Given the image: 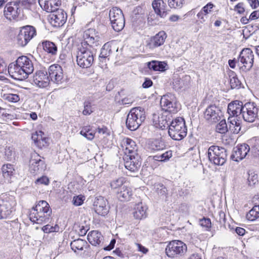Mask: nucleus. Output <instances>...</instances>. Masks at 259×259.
Instances as JSON below:
<instances>
[{
    "label": "nucleus",
    "instance_id": "obj_10",
    "mask_svg": "<svg viewBox=\"0 0 259 259\" xmlns=\"http://www.w3.org/2000/svg\"><path fill=\"white\" fill-rule=\"evenodd\" d=\"M160 105L163 110L170 113H177L179 109L175 98L171 94H167L162 97L160 100Z\"/></svg>",
    "mask_w": 259,
    "mask_h": 259
},
{
    "label": "nucleus",
    "instance_id": "obj_49",
    "mask_svg": "<svg viewBox=\"0 0 259 259\" xmlns=\"http://www.w3.org/2000/svg\"><path fill=\"white\" fill-rule=\"evenodd\" d=\"M157 193L161 196H166L167 194V188L161 183H158L155 185Z\"/></svg>",
    "mask_w": 259,
    "mask_h": 259
},
{
    "label": "nucleus",
    "instance_id": "obj_41",
    "mask_svg": "<svg viewBox=\"0 0 259 259\" xmlns=\"http://www.w3.org/2000/svg\"><path fill=\"white\" fill-rule=\"evenodd\" d=\"M230 83L232 89H239L241 84L240 81L237 77L234 72L231 71L229 73Z\"/></svg>",
    "mask_w": 259,
    "mask_h": 259
},
{
    "label": "nucleus",
    "instance_id": "obj_14",
    "mask_svg": "<svg viewBox=\"0 0 259 259\" xmlns=\"http://www.w3.org/2000/svg\"><path fill=\"white\" fill-rule=\"evenodd\" d=\"M12 197L0 199V220L7 218L12 212L13 206L16 204Z\"/></svg>",
    "mask_w": 259,
    "mask_h": 259
},
{
    "label": "nucleus",
    "instance_id": "obj_21",
    "mask_svg": "<svg viewBox=\"0 0 259 259\" xmlns=\"http://www.w3.org/2000/svg\"><path fill=\"white\" fill-rule=\"evenodd\" d=\"M121 146L124 150L125 156L138 154V146L135 142L128 138H125L122 140Z\"/></svg>",
    "mask_w": 259,
    "mask_h": 259
},
{
    "label": "nucleus",
    "instance_id": "obj_52",
    "mask_svg": "<svg viewBox=\"0 0 259 259\" xmlns=\"http://www.w3.org/2000/svg\"><path fill=\"white\" fill-rule=\"evenodd\" d=\"M38 134V143L37 147H41V146H44L45 144L46 143V139L45 138L42 137V135L44 134L43 132L41 131L37 132Z\"/></svg>",
    "mask_w": 259,
    "mask_h": 259
},
{
    "label": "nucleus",
    "instance_id": "obj_48",
    "mask_svg": "<svg viewBox=\"0 0 259 259\" xmlns=\"http://www.w3.org/2000/svg\"><path fill=\"white\" fill-rule=\"evenodd\" d=\"M18 1L20 7L22 9L23 8L28 10L31 9V5L34 2V0H18Z\"/></svg>",
    "mask_w": 259,
    "mask_h": 259
},
{
    "label": "nucleus",
    "instance_id": "obj_23",
    "mask_svg": "<svg viewBox=\"0 0 259 259\" xmlns=\"http://www.w3.org/2000/svg\"><path fill=\"white\" fill-rule=\"evenodd\" d=\"M166 37V33L164 31H161L150 38L147 46L149 49H154L162 45Z\"/></svg>",
    "mask_w": 259,
    "mask_h": 259
},
{
    "label": "nucleus",
    "instance_id": "obj_50",
    "mask_svg": "<svg viewBox=\"0 0 259 259\" xmlns=\"http://www.w3.org/2000/svg\"><path fill=\"white\" fill-rule=\"evenodd\" d=\"M93 112L91 103L89 101H85L84 102V109L82 111V114L84 115H89Z\"/></svg>",
    "mask_w": 259,
    "mask_h": 259
},
{
    "label": "nucleus",
    "instance_id": "obj_25",
    "mask_svg": "<svg viewBox=\"0 0 259 259\" xmlns=\"http://www.w3.org/2000/svg\"><path fill=\"white\" fill-rule=\"evenodd\" d=\"M243 110L244 105L242 102L239 100L232 101L228 106V113L232 116L242 114Z\"/></svg>",
    "mask_w": 259,
    "mask_h": 259
},
{
    "label": "nucleus",
    "instance_id": "obj_13",
    "mask_svg": "<svg viewBox=\"0 0 259 259\" xmlns=\"http://www.w3.org/2000/svg\"><path fill=\"white\" fill-rule=\"evenodd\" d=\"M254 61V55L253 52L250 48L243 49L240 52L238 58L240 62L244 68L249 70L252 67Z\"/></svg>",
    "mask_w": 259,
    "mask_h": 259
},
{
    "label": "nucleus",
    "instance_id": "obj_19",
    "mask_svg": "<svg viewBox=\"0 0 259 259\" xmlns=\"http://www.w3.org/2000/svg\"><path fill=\"white\" fill-rule=\"evenodd\" d=\"M33 81L39 88H46L49 85L50 79L46 71L39 70L33 75Z\"/></svg>",
    "mask_w": 259,
    "mask_h": 259
},
{
    "label": "nucleus",
    "instance_id": "obj_5",
    "mask_svg": "<svg viewBox=\"0 0 259 259\" xmlns=\"http://www.w3.org/2000/svg\"><path fill=\"white\" fill-rule=\"evenodd\" d=\"M187 251V246L180 240H174L170 241L165 248V253L168 257L177 258L185 255Z\"/></svg>",
    "mask_w": 259,
    "mask_h": 259
},
{
    "label": "nucleus",
    "instance_id": "obj_4",
    "mask_svg": "<svg viewBox=\"0 0 259 259\" xmlns=\"http://www.w3.org/2000/svg\"><path fill=\"white\" fill-rule=\"evenodd\" d=\"M76 56L77 65L82 68L90 67L94 62V50L82 46L79 47Z\"/></svg>",
    "mask_w": 259,
    "mask_h": 259
},
{
    "label": "nucleus",
    "instance_id": "obj_58",
    "mask_svg": "<svg viewBox=\"0 0 259 259\" xmlns=\"http://www.w3.org/2000/svg\"><path fill=\"white\" fill-rule=\"evenodd\" d=\"M200 224L201 226L209 229L211 227V221L208 218H203L200 221Z\"/></svg>",
    "mask_w": 259,
    "mask_h": 259
},
{
    "label": "nucleus",
    "instance_id": "obj_22",
    "mask_svg": "<svg viewBox=\"0 0 259 259\" xmlns=\"http://www.w3.org/2000/svg\"><path fill=\"white\" fill-rule=\"evenodd\" d=\"M94 206L95 212L99 215L105 216L109 212L108 201L103 197L100 196L96 199Z\"/></svg>",
    "mask_w": 259,
    "mask_h": 259
},
{
    "label": "nucleus",
    "instance_id": "obj_43",
    "mask_svg": "<svg viewBox=\"0 0 259 259\" xmlns=\"http://www.w3.org/2000/svg\"><path fill=\"white\" fill-rule=\"evenodd\" d=\"M112 53L111 46L109 42L105 43L101 49L100 57L101 58H106Z\"/></svg>",
    "mask_w": 259,
    "mask_h": 259
},
{
    "label": "nucleus",
    "instance_id": "obj_60",
    "mask_svg": "<svg viewBox=\"0 0 259 259\" xmlns=\"http://www.w3.org/2000/svg\"><path fill=\"white\" fill-rule=\"evenodd\" d=\"M213 6H214L212 3H209L202 8L201 11H202L203 13L207 15L211 11V9L213 8Z\"/></svg>",
    "mask_w": 259,
    "mask_h": 259
},
{
    "label": "nucleus",
    "instance_id": "obj_62",
    "mask_svg": "<svg viewBox=\"0 0 259 259\" xmlns=\"http://www.w3.org/2000/svg\"><path fill=\"white\" fill-rule=\"evenodd\" d=\"M152 84H153V82L150 79H149L148 78H146L145 79L144 82H143V83L142 84V87L143 88L147 89V88H149V87H151Z\"/></svg>",
    "mask_w": 259,
    "mask_h": 259
},
{
    "label": "nucleus",
    "instance_id": "obj_6",
    "mask_svg": "<svg viewBox=\"0 0 259 259\" xmlns=\"http://www.w3.org/2000/svg\"><path fill=\"white\" fill-rule=\"evenodd\" d=\"M227 155V150L222 147L212 145L208 149L209 160L215 165H223L226 161Z\"/></svg>",
    "mask_w": 259,
    "mask_h": 259
},
{
    "label": "nucleus",
    "instance_id": "obj_57",
    "mask_svg": "<svg viewBox=\"0 0 259 259\" xmlns=\"http://www.w3.org/2000/svg\"><path fill=\"white\" fill-rule=\"evenodd\" d=\"M83 197L81 195L74 196L72 200L73 204L75 206H79L83 203Z\"/></svg>",
    "mask_w": 259,
    "mask_h": 259
},
{
    "label": "nucleus",
    "instance_id": "obj_8",
    "mask_svg": "<svg viewBox=\"0 0 259 259\" xmlns=\"http://www.w3.org/2000/svg\"><path fill=\"white\" fill-rule=\"evenodd\" d=\"M110 21L113 29L116 31H121L124 26V18L122 11L117 7L112 8L109 11Z\"/></svg>",
    "mask_w": 259,
    "mask_h": 259
},
{
    "label": "nucleus",
    "instance_id": "obj_59",
    "mask_svg": "<svg viewBox=\"0 0 259 259\" xmlns=\"http://www.w3.org/2000/svg\"><path fill=\"white\" fill-rule=\"evenodd\" d=\"M97 33H98L96 32L95 29L90 28L84 31L83 34V37H88L90 36H94L96 35H98Z\"/></svg>",
    "mask_w": 259,
    "mask_h": 259
},
{
    "label": "nucleus",
    "instance_id": "obj_17",
    "mask_svg": "<svg viewBox=\"0 0 259 259\" xmlns=\"http://www.w3.org/2000/svg\"><path fill=\"white\" fill-rule=\"evenodd\" d=\"M50 23L55 27L62 26L67 20V14L62 9H56L54 11L50 12Z\"/></svg>",
    "mask_w": 259,
    "mask_h": 259
},
{
    "label": "nucleus",
    "instance_id": "obj_24",
    "mask_svg": "<svg viewBox=\"0 0 259 259\" xmlns=\"http://www.w3.org/2000/svg\"><path fill=\"white\" fill-rule=\"evenodd\" d=\"M52 213L44 212H30L29 219L33 223L42 224L49 221Z\"/></svg>",
    "mask_w": 259,
    "mask_h": 259
},
{
    "label": "nucleus",
    "instance_id": "obj_28",
    "mask_svg": "<svg viewBox=\"0 0 259 259\" xmlns=\"http://www.w3.org/2000/svg\"><path fill=\"white\" fill-rule=\"evenodd\" d=\"M147 206L142 202L137 204L133 212L134 217L138 220H141L147 217Z\"/></svg>",
    "mask_w": 259,
    "mask_h": 259
},
{
    "label": "nucleus",
    "instance_id": "obj_38",
    "mask_svg": "<svg viewBox=\"0 0 259 259\" xmlns=\"http://www.w3.org/2000/svg\"><path fill=\"white\" fill-rule=\"evenodd\" d=\"M229 129L234 134H238L241 130L240 123L232 117L228 118Z\"/></svg>",
    "mask_w": 259,
    "mask_h": 259
},
{
    "label": "nucleus",
    "instance_id": "obj_44",
    "mask_svg": "<svg viewBox=\"0 0 259 259\" xmlns=\"http://www.w3.org/2000/svg\"><path fill=\"white\" fill-rule=\"evenodd\" d=\"M248 175L247 181L249 186H253L258 183V176L253 171L249 170Z\"/></svg>",
    "mask_w": 259,
    "mask_h": 259
},
{
    "label": "nucleus",
    "instance_id": "obj_53",
    "mask_svg": "<svg viewBox=\"0 0 259 259\" xmlns=\"http://www.w3.org/2000/svg\"><path fill=\"white\" fill-rule=\"evenodd\" d=\"M13 118V115L3 112L1 114V117H0V123H2V122H7L8 120H12Z\"/></svg>",
    "mask_w": 259,
    "mask_h": 259
},
{
    "label": "nucleus",
    "instance_id": "obj_3",
    "mask_svg": "<svg viewBox=\"0 0 259 259\" xmlns=\"http://www.w3.org/2000/svg\"><path fill=\"white\" fill-rule=\"evenodd\" d=\"M145 118L143 108L141 107L133 108L127 115L126 126L131 131H135L138 128Z\"/></svg>",
    "mask_w": 259,
    "mask_h": 259
},
{
    "label": "nucleus",
    "instance_id": "obj_54",
    "mask_svg": "<svg viewBox=\"0 0 259 259\" xmlns=\"http://www.w3.org/2000/svg\"><path fill=\"white\" fill-rule=\"evenodd\" d=\"M36 184H44L45 185H48L50 183L49 178L46 176H42L36 180L35 182Z\"/></svg>",
    "mask_w": 259,
    "mask_h": 259
},
{
    "label": "nucleus",
    "instance_id": "obj_18",
    "mask_svg": "<svg viewBox=\"0 0 259 259\" xmlns=\"http://www.w3.org/2000/svg\"><path fill=\"white\" fill-rule=\"evenodd\" d=\"M250 148L247 144L243 143L233 148L231 159L235 161H239L244 158L250 151Z\"/></svg>",
    "mask_w": 259,
    "mask_h": 259
},
{
    "label": "nucleus",
    "instance_id": "obj_26",
    "mask_svg": "<svg viewBox=\"0 0 259 259\" xmlns=\"http://www.w3.org/2000/svg\"><path fill=\"white\" fill-rule=\"evenodd\" d=\"M152 5L157 15L163 18L167 16L168 10L166 9V5L163 0H154Z\"/></svg>",
    "mask_w": 259,
    "mask_h": 259
},
{
    "label": "nucleus",
    "instance_id": "obj_55",
    "mask_svg": "<svg viewBox=\"0 0 259 259\" xmlns=\"http://www.w3.org/2000/svg\"><path fill=\"white\" fill-rule=\"evenodd\" d=\"M161 157L160 161L161 162H165L169 159L170 158L172 157V152L171 151H167L164 153L160 155Z\"/></svg>",
    "mask_w": 259,
    "mask_h": 259
},
{
    "label": "nucleus",
    "instance_id": "obj_39",
    "mask_svg": "<svg viewBox=\"0 0 259 259\" xmlns=\"http://www.w3.org/2000/svg\"><path fill=\"white\" fill-rule=\"evenodd\" d=\"M87 244V242L82 239H78L72 241L70 243L71 249L76 252L77 250H82Z\"/></svg>",
    "mask_w": 259,
    "mask_h": 259
},
{
    "label": "nucleus",
    "instance_id": "obj_40",
    "mask_svg": "<svg viewBox=\"0 0 259 259\" xmlns=\"http://www.w3.org/2000/svg\"><path fill=\"white\" fill-rule=\"evenodd\" d=\"M246 218L250 221H254L259 218V205L254 206L246 214Z\"/></svg>",
    "mask_w": 259,
    "mask_h": 259
},
{
    "label": "nucleus",
    "instance_id": "obj_47",
    "mask_svg": "<svg viewBox=\"0 0 259 259\" xmlns=\"http://www.w3.org/2000/svg\"><path fill=\"white\" fill-rule=\"evenodd\" d=\"M168 4L171 8H181L183 5L184 0H168Z\"/></svg>",
    "mask_w": 259,
    "mask_h": 259
},
{
    "label": "nucleus",
    "instance_id": "obj_7",
    "mask_svg": "<svg viewBox=\"0 0 259 259\" xmlns=\"http://www.w3.org/2000/svg\"><path fill=\"white\" fill-rule=\"evenodd\" d=\"M36 35V30L34 27L31 25L24 26L20 28L19 32L15 38V41L19 46L24 47Z\"/></svg>",
    "mask_w": 259,
    "mask_h": 259
},
{
    "label": "nucleus",
    "instance_id": "obj_56",
    "mask_svg": "<svg viewBox=\"0 0 259 259\" xmlns=\"http://www.w3.org/2000/svg\"><path fill=\"white\" fill-rule=\"evenodd\" d=\"M6 99L11 102H17L20 100V98L17 94H9L6 95Z\"/></svg>",
    "mask_w": 259,
    "mask_h": 259
},
{
    "label": "nucleus",
    "instance_id": "obj_34",
    "mask_svg": "<svg viewBox=\"0 0 259 259\" xmlns=\"http://www.w3.org/2000/svg\"><path fill=\"white\" fill-rule=\"evenodd\" d=\"M149 148L153 151H159L165 147L164 142L161 139H152L148 142Z\"/></svg>",
    "mask_w": 259,
    "mask_h": 259
},
{
    "label": "nucleus",
    "instance_id": "obj_16",
    "mask_svg": "<svg viewBox=\"0 0 259 259\" xmlns=\"http://www.w3.org/2000/svg\"><path fill=\"white\" fill-rule=\"evenodd\" d=\"M46 168V165L45 161L40 159V157L34 153L31 155L29 161V169L31 173H39Z\"/></svg>",
    "mask_w": 259,
    "mask_h": 259
},
{
    "label": "nucleus",
    "instance_id": "obj_61",
    "mask_svg": "<svg viewBox=\"0 0 259 259\" xmlns=\"http://www.w3.org/2000/svg\"><path fill=\"white\" fill-rule=\"evenodd\" d=\"M234 10L239 14H242L245 11V9L243 7V3H240L236 5L235 7Z\"/></svg>",
    "mask_w": 259,
    "mask_h": 259
},
{
    "label": "nucleus",
    "instance_id": "obj_33",
    "mask_svg": "<svg viewBox=\"0 0 259 259\" xmlns=\"http://www.w3.org/2000/svg\"><path fill=\"white\" fill-rule=\"evenodd\" d=\"M41 46L43 50L51 56H55L57 54L58 48L55 43L45 40L42 41Z\"/></svg>",
    "mask_w": 259,
    "mask_h": 259
},
{
    "label": "nucleus",
    "instance_id": "obj_46",
    "mask_svg": "<svg viewBox=\"0 0 259 259\" xmlns=\"http://www.w3.org/2000/svg\"><path fill=\"white\" fill-rule=\"evenodd\" d=\"M228 126L226 120L223 119L216 126V131L218 133L224 134L228 131Z\"/></svg>",
    "mask_w": 259,
    "mask_h": 259
},
{
    "label": "nucleus",
    "instance_id": "obj_35",
    "mask_svg": "<svg viewBox=\"0 0 259 259\" xmlns=\"http://www.w3.org/2000/svg\"><path fill=\"white\" fill-rule=\"evenodd\" d=\"M84 41L82 42L80 46L86 47L94 50V47L97 46L99 37L98 35L94 36H90L88 37H83Z\"/></svg>",
    "mask_w": 259,
    "mask_h": 259
},
{
    "label": "nucleus",
    "instance_id": "obj_45",
    "mask_svg": "<svg viewBox=\"0 0 259 259\" xmlns=\"http://www.w3.org/2000/svg\"><path fill=\"white\" fill-rule=\"evenodd\" d=\"M59 229L60 227L57 224H56L54 226L48 224L43 226L41 228V230L45 233L58 232L59 231Z\"/></svg>",
    "mask_w": 259,
    "mask_h": 259
},
{
    "label": "nucleus",
    "instance_id": "obj_2",
    "mask_svg": "<svg viewBox=\"0 0 259 259\" xmlns=\"http://www.w3.org/2000/svg\"><path fill=\"white\" fill-rule=\"evenodd\" d=\"M168 128V135L174 140L180 141L187 135V128L184 119L179 117L171 121H166Z\"/></svg>",
    "mask_w": 259,
    "mask_h": 259
},
{
    "label": "nucleus",
    "instance_id": "obj_15",
    "mask_svg": "<svg viewBox=\"0 0 259 259\" xmlns=\"http://www.w3.org/2000/svg\"><path fill=\"white\" fill-rule=\"evenodd\" d=\"M49 78L54 83L61 84L65 78L62 67L58 64H54L50 66L48 69Z\"/></svg>",
    "mask_w": 259,
    "mask_h": 259
},
{
    "label": "nucleus",
    "instance_id": "obj_32",
    "mask_svg": "<svg viewBox=\"0 0 259 259\" xmlns=\"http://www.w3.org/2000/svg\"><path fill=\"white\" fill-rule=\"evenodd\" d=\"M49 212L52 213V209L50 208L49 204L46 201H39L35 206H33L30 212Z\"/></svg>",
    "mask_w": 259,
    "mask_h": 259
},
{
    "label": "nucleus",
    "instance_id": "obj_30",
    "mask_svg": "<svg viewBox=\"0 0 259 259\" xmlns=\"http://www.w3.org/2000/svg\"><path fill=\"white\" fill-rule=\"evenodd\" d=\"M125 178L123 177H120L112 180L110 183V187L111 190L115 193H117L119 191L122 187L124 186V184L125 183Z\"/></svg>",
    "mask_w": 259,
    "mask_h": 259
},
{
    "label": "nucleus",
    "instance_id": "obj_1",
    "mask_svg": "<svg viewBox=\"0 0 259 259\" xmlns=\"http://www.w3.org/2000/svg\"><path fill=\"white\" fill-rule=\"evenodd\" d=\"M34 70L33 64L30 58L21 56L17 58L15 63H11L8 67V72L14 79L23 80L27 78Z\"/></svg>",
    "mask_w": 259,
    "mask_h": 259
},
{
    "label": "nucleus",
    "instance_id": "obj_31",
    "mask_svg": "<svg viewBox=\"0 0 259 259\" xmlns=\"http://www.w3.org/2000/svg\"><path fill=\"white\" fill-rule=\"evenodd\" d=\"M103 239L101 233L97 231H92L88 235V240L93 245H99Z\"/></svg>",
    "mask_w": 259,
    "mask_h": 259
},
{
    "label": "nucleus",
    "instance_id": "obj_51",
    "mask_svg": "<svg viewBox=\"0 0 259 259\" xmlns=\"http://www.w3.org/2000/svg\"><path fill=\"white\" fill-rule=\"evenodd\" d=\"M251 154L254 157H259V143L256 142L255 145L250 148Z\"/></svg>",
    "mask_w": 259,
    "mask_h": 259
},
{
    "label": "nucleus",
    "instance_id": "obj_12",
    "mask_svg": "<svg viewBox=\"0 0 259 259\" xmlns=\"http://www.w3.org/2000/svg\"><path fill=\"white\" fill-rule=\"evenodd\" d=\"M123 159L125 168L132 172H136L141 167L142 160L139 154L124 156Z\"/></svg>",
    "mask_w": 259,
    "mask_h": 259
},
{
    "label": "nucleus",
    "instance_id": "obj_20",
    "mask_svg": "<svg viewBox=\"0 0 259 259\" xmlns=\"http://www.w3.org/2000/svg\"><path fill=\"white\" fill-rule=\"evenodd\" d=\"M221 115V110L219 107L214 105L209 106L204 113L205 119L212 122H216L220 120Z\"/></svg>",
    "mask_w": 259,
    "mask_h": 259
},
{
    "label": "nucleus",
    "instance_id": "obj_36",
    "mask_svg": "<svg viewBox=\"0 0 259 259\" xmlns=\"http://www.w3.org/2000/svg\"><path fill=\"white\" fill-rule=\"evenodd\" d=\"M166 64L163 62L152 61L147 63V67L153 71H163Z\"/></svg>",
    "mask_w": 259,
    "mask_h": 259
},
{
    "label": "nucleus",
    "instance_id": "obj_63",
    "mask_svg": "<svg viewBox=\"0 0 259 259\" xmlns=\"http://www.w3.org/2000/svg\"><path fill=\"white\" fill-rule=\"evenodd\" d=\"M197 16L199 19L202 20L201 22H204L205 19L207 18V15L203 13L201 10L197 14Z\"/></svg>",
    "mask_w": 259,
    "mask_h": 259
},
{
    "label": "nucleus",
    "instance_id": "obj_29",
    "mask_svg": "<svg viewBox=\"0 0 259 259\" xmlns=\"http://www.w3.org/2000/svg\"><path fill=\"white\" fill-rule=\"evenodd\" d=\"M118 199L121 201H127L130 200L133 191L131 188L123 186L121 189L116 194Z\"/></svg>",
    "mask_w": 259,
    "mask_h": 259
},
{
    "label": "nucleus",
    "instance_id": "obj_27",
    "mask_svg": "<svg viewBox=\"0 0 259 259\" xmlns=\"http://www.w3.org/2000/svg\"><path fill=\"white\" fill-rule=\"evenodd\" d=\"M40 6L48 12L54 11L61 5L59 0H38Z\"/></svg>",
    "mask_w": 259,
    "mask_h": 259
},
{
    "label": "nucleus",
    "instance_id": "obj_9",
    "mask_svg": "<svg viewBox=\"0 0 259 259\" xmlns=\"http://www.w3.org/2000/svg\"><path fill=\"white\" fill-rule=\"evenodd\" d=\"M243 119L248 122H253L258 118V108L254 103L247 102L244 105L242 113Z\"/></svg>",
    "mask_w": 259,
    "mask_h": 259
},
{
    "label": "nucleus",
    "instance_id": "obj_37",
    "mask_svg": "<svg viewBox=\"0 0 259 259\" xmlns=\"http://www.w3.org/2000/svg\"><path fill=\"white\" fill-rule=\"evenodd\" d=\"M3 176L5 179L9 181L15 170L13 165L11 164H4L2 168Z\"/></svg>",
    "mask_w": 259,
    "mask_h": 259
},
{
    "label": "nucleus",
    "instance_id": "obj_42",
    "mask_svg": "<svg viewBox=\"0 0 259 259\" xmlns=\"http://www.w3.org/2000/svg\"><path fill=\"white\" fill-rule=\"evenodd\" d=\"M80 134L89 140H92L95 137V133L92 131L90 126L83 127Z\"/></svg>",
    "mask_w": 259,
    "mask_h": 259
},
{
    "label": "nucleus",
    "instance_id": "obj_64",
    "mask_svg": "<svg viewBox=\"0 0 259 259\" xmlns=\"http://www.w3.org/2000/svg\"><path fill=\"white\" fill-rule=\"evenodd\" d=\"M259 18V11H254L249 16V19L251 20H256Z\"/></svg>",
    "mask_w": 259,
    "mask_h": 259
},
{
    "label": "nucleus",
    "instance_id": "obj_11",
    "mask_svg": "<svg viewBox=\"0 0 259 259\" xmlns=\"http://www.w3.org/2000/svg\"><path fill=\"white\" fill-rule=\"evenodd\" d=\"M22 12V8L20 7L18 0H14L8 3L4 10V15L7 19H15Z\"/></svg>",
    "mask_w": 259,
    "mask_h": 259
}]
</instances>
